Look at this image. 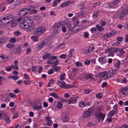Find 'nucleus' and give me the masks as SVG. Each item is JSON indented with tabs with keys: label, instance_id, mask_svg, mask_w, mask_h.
I'll return each instance as SVG.
<instances>
[{
	"label": "nucleus",
	"instance_id": "nucleus-1",
	"mask_svg": "<svg viewBox=\"0 0 128 128\" xmlns=\"http://www.w3.org/2000/svg\"><path fill=\"white\" fill-rule=\"evenodd\" d=\"M17 22L20 24V28L24 30L26 32H30L34 28V20L32 19L24 20V18L20 17L17 20Z\"/></svg>",
	"mask_w": 128,
	"mask_h": 128
},
{
	"label": "nucleus",
	"instance_id": "nucleus-2",
	"mask_svg": "<svg viewBox=\"0 0 128 128\" xmlns=\"http://www.w3.org/2000/svg\"><path fill=\"white\" fill-rule=\"evenodd\" d=\"M34 6L31 5L26 8H23L20 10L18 15L20 16H25L26 14H36V10H34Z\"/></svg>",
	"mask_w": 128,
	"mask_h": 128
},
{
	"label": "nucleus",
	"instance_id": "nucleus-3",
	"mask_svg": "<svg viewBox=\"0 0 128 128\" xmlns=\"http://www.w3.org/2000/svg\"><path fill=\"white\" fill-rule=\"evenodd\" d=\"M116 74V70L112 69L108 72L104 71L99 73V76H102V78H104V80H108L110 78H112L114 76H115Z\"/></svg>",
	"mask_w": 128,
	"mask_h": 128
},
{
	"label": "nucleus",
	"instance_id": "nucleus-4",
	"mask_svg": "<svg viewBox=\"0 0 128 128\" xmlns=\"http://www.w3.org/2000/svg\"><path fill=\"white\" fill-rule=\"evenodd\" d=\"M46 31V28L44 26H39L36 28L34 30V34L38 36H42V34Z\"/></svg>",
	"mask_w": 128,
	"mask_h": 128
},
{
	"label": "nucleus",
	"instance_id": "nucleus-5",
	"mask_svg": "<svg viewBox=\"0 0 128 128\" xmlns=\"http://www.w3.org/2000/svg\"><path fill=\"white\" fill-rule=\"evenodd\" d=\"M96 110L98 112V114H96V118L98 120V122H100V120H102V122H104V118H106V115L104 114H102L100 112H102V108L100 106H98L96 108Z\"/></svg>",
	"mask_w": 128,
	"mask_h": 128
},
{
	"label": "nucleus",
	"instance_id": "nucleus-6",
	"mask_svg": "<svg viewBox=\"0 0 128 128\" xmlns=\"http://www.w3.org/2000/svg\"><path fill=\"white\" fill-rule=\"evenodd\" d=\"M128 14V10L123 9L118 16V13H116L114 15L115 18H118L120 20H124V18H126V14Z\"/></svg>",
	"mask_w": 128,
	"mask_h": 128
},
{
	"label": "nucleus",
	"instance_id": "nucleus-7",
	"mask_svg": "<svg viewBox=\"0 0 128 128\" xmlns=\"http://www.w3.org/2000/svg\"><path fill=\"white\" fill-rule=\"evenodd\" d=\"M12 20H14V16L12 15H10L2 18L0 20V26H2V24H6L10 22V21Z\"/></svg>",
	"mask_w": 128,
	"mask_h": 128
},
{
	"label": "nucleus",
	"instance_id": "nucleus-8",
	"mask_svg": "<svg viewBox=\"0 0 128 128\" xmlns=\"http://www.w3.org/2000/svg\"><path fill=\"white\" fill-rule=\"evenodd\" d=\"M57 84L58 86H60V88H62L68 89L72 88V86L71 84L66 85V82L62 80H58Z\"/></svg>",
	"mask_w": 128,
	"mask_h": 128
},
{
	"label": "nucleus",
	"instance_id": "nucleus-9",
	"mask_svg": "<svg viewBox=\"0 0 128 128\" xmlns=\"http://www.w3.org/2000/svg\"><path fill=\"white\" fill-rule=\"evenodd\" d=\"M92 112H94V109L92 108H89L86 111L84 112L83 115L84 118H90Z\"/></svg>",
	"mask_w": 128,
	"mask_h": 128
},
{
	"label": "nucleus",
	"instance_id": "nucleus-10",
	"mask_svg": "<svg viewBox=\"0 0 128 128\" xmlns=\"http://www.w3.org/2000/svg\"><path fill=\"white\" fill-rule=\"evenodd\" d=\"M116 34V31H112L111 32L106 33L102 36V38H103V40H108V38H110L114 36Z\"/></svg>",
	"mask_w": 128,
	"mask_h": 128
},
{
	"label": "nucleus",
	"instance_id": "nucleus-11",
	"mask_svg": "<svg viewBox=\"0 0 128 128\" xmlns=\"http://www.w3.org/2000/svg\"><path fill=\"white\" fill-rule=\"evenodd\" d=\"M61 118L64 122H68V120H70V115L68 113L64 112L62 114Z\"/></svg>",
	"mask_w": 128,
	"mask_h": 128
},
{
	"label": "nucleus",
	"instance_id": "nucleus-12",
	"mask_svg": "<svg viewBox=\"0 0 128 128\" xmlns=\"http://www.w3.org/2000/svg\"><path fill=\"white\" fill-rule=\"evenodd\" d=\"M72 20L74 22L73 26H74L76 28V30H77L78 32L79 30H82V28H78V24L80 22L78 21V20L76 17H73L72 18Z\"/></svg>",
	"mask_w": 128,
	"mask_h": 128
},
{
	"label": "nucleus",
	"instance_id": "nucleus-13",
	"mask_svg": "<svg viewBox=\"0 0 128 128\" xmlns=\"http://www.w3.org/2000/svg\"><path fill=\"white\" fill-rule=\"evenodd\" d=\"M120 2V0H114L113 2H109L108 6L110 8H116Z\"/></svg>",
	"mask_w": 128,
	"mask_h": 128
},
{
	"label": "nucleus",
	"instance_id": "nucleus-14",
	"mask_svg": "<svg viewBox=\"0 0 128 128\" xmlns=\"http://www.w3.org/2000/svg\"><path fill=\"white\" fill-rule=\"evenodd\" d=\"M94 44H90L89 46L88 49H86L84 51L85 54H92V52H94Z\"/></svg>",
	"mask_w": 128,
	"mask_h": 128
},
{
	"label": "nucleus",
	"instance_id": "nucleus-15",
	"mask_svg": "<svg viewBox=\"0 0 128 128\" xmlns=\"http://www.w3.org/2000/svg\"><path fill=\"white\" fill-rule=\"evenodd\" d=\"M78 101V98H70L69 100H66L65 102L66 104H76V102Z\"/></svg>",
	"mask_w": 128,
	"mask_h": 128
},
{
	"label": "nucleus",
	"instance_id": "nucleus-16",
	"mask_svg": "<svg viewBox=\"0 0 128 128\" xmlns=\"http://www.w3.org/2000/svg\"><path fill=\"white\" fill-rule=\"evenodd\" d=\"M98 62L101 64H106L108 61L106 60V57L105 56L99 57L98 58Z\"/></svg>",
	"mask_w": 128,
	"mask_h": 128
},
{
	"label": "nucleus",
	"instance_id": "nucleus-17",
	"mask_svg": "<svg viewBox=\"0 0 128 128\" xmlns=\"http://www.w3.org/2000/svg\"><path fill=\"white\" fill-rule=\"evenodd\" d=\"M118 53L117 54V56H119V58H122L124 56V54L126 52V51L124 50V48H120L118 50Z\"/></svg>",
	"mask_w": 128,
	"mask_h": 128
},
{
	"label": "nucleus",
	"instance_id": "nucleus-18",
	"mask_svg": "<svg viewBox=\"0 0 128 128\" xmlns=\"http://www.w3.org/2000/svg\"><path fill=\"white\" fill-rule=\"evenodd\" d=\"M76 72H78V68H73L72 69V72H71V76L72 78H74L76 76Z\"/></svg>",
	"mask_w": 128,
	"mask_h": 128
},
{
	"label": "nucleus",
	"instance_id": "nucleus-19",
	"mask_svg": "<svg viewBox=\"0 0 128 128\" xmlns=\"http://www.w3.org/2000/svg\"><path fill=\"white\" fill-rule=\"evenodd\" d=\"M52 56V54L48 53V52H46L44 55L43 56V58L44 60H50V56Z\"/></svg>",
	"mask_w": 128,
	"mask_h": 128
},
{
	"label": "nucleus",
	"instance_id": "nucleus-20",
	"mask_svg": "<svg viewBox=\"0 0 128 128\" xmlns=\"http://www.w3.org/2000/svg\"><path fill=\"white\" fill-rule=\"evenodd\" d=\"M22 50V47L19 46L18 48H16V49L14 50V54H20Z\"/></svg>",
	"mask_w": 128,
	"mask_h": 128
},
{
	"label": "nucleus",
	"instance_id": "nucleus-21",
	"mask_svg": "<svg viewBox=\"0 0 128 128\" xmlns=\"http://www.w3.org/2000/svg\"><path fill=\"white\" fill-rule=\"evenodd\" d=\"M90 30L92 34H94L96 35L98 34V29L96 27L92 28Z\"/></svg>",
	"mask_w": 128,
	"mask_h": 128
},
{
	"label": "nucleus",
	"instance_id": "nucleus-22",
	"mask_svg": "<svg viewBox=\"0 0 128 128\" xmlns=\"http://www.w3.org/2000/svg\"><path fill=\"white\" fill-rule=\"evenodd\" d=\"M116 114H118L116 112V110H112L108 113V116L109 118H112V116H114Z\"/></svg>",
	"mask_w": 128,
	"mask_h": 128
},
{
	"label": "nucleus",
	"instance_id": "nucleus-23",
	"mask_svg": "<svg viewBox=\"0 0 128 128\" xmlns=\"http://www.w3.org/2000/svg\"><path fill=\"white\" fill-rule=\"evenodd\" d=\"M44 46H46V42H42L38 44V50H42V48H44Z\"/></svg>",
	"mask_w": 128,
	"mask_h": 128
},
{
	"label": "nucleus",
	"instance_id": "nucleus-24",
	"mask_svg": "<svg viewBox=\"0 0 128 128\" xmlns=\"http://www.w3.org/2000/svg\"><path fill=\"white\" fill-rule=\"evenodd\" d=\"M62 26V22H58L56 23L54 25V28H60Z\"/></svg>",
	"mask_w": 128,
	"mask_h": 128
},
{
	"label": "nucleus",
	"instance_id": "nucleus-25",
	"mask_svg": "<svg viewBox=\"0 0 128 128\" xmlns=\"http://www.w3.org/2000/svg\"><path fill=\"white\" fill-rule=\"evenodd\" d=\"M96 28H97L98 30V32H104V27H102V26H100L98 24L96 25Z\"/></svg>",
	"mask_w": 128,
	"mask_h": 128
},
{
	"label": "nucleus",
	"instance_id": "nucleus-26",
	"mask_svg": "<svg viewBox=\"0 0 128 128\" xmlns=\"http://www.w3.org/2000/svg\"><path fill=\"white\" fill-rule=\"evenodd\" d=\"M70 4V1H67L60 4V8H64V6H66Z\"/></svg>",
	"mask_w": 128,
	"mask_h": 128
},
{
	"label": "nucleus",
	"instance_id": "nucleus-27",
	"mask_svg": "<svg viewBox=\"0 0 128 128\" xmlns=\"http://www.w3.org/2000/svg\"><path fill=\"white\" fill-rule=\"evenodd\" d=\"M0 58H2V60H6V62H8V57L4 55V54H1L0 55Z\"/></svg>",
	"mask_w": 128,
	"mask_h": 128
},
{
	"label": "nucleus",
	"instance_id": "nucleus-28",
	"mask_svg": "<svg viewBox=\"0 0 128 128\" xmlns=\"http://www.w3.org/2000/svg\"><path fill=\"white\" fill-rule=\"evenodd\" d=\"M14 20V19L11 20L10 22H12V23H11V26L12 28H14L16 26V20Z\"/></svg>",
	"mask_w": 128,
	"mask_h": 128
},
{
	"label": "nucleus",
	"instance_id": "nucleus-29",
	"mask_svg": "<svg viewBox=\"0 0 128 128\" xmlns=\"http://www.w3.org/2000/svg\"><path fill=\"white\" fill-rule=\"evenodd\" d=\"M33 108L34 110H40L42 108V106H40L38 105H34L33 106Z\"/></svg>",
	"mask_w": 128,
	"mask_h": 128
},
{
	"label": "nucleus",
	"instance_id": "nucleus-30",
	"mask_svg": "<svg viewBox=\"0 0 128 128\" xmlns=\"http://www.w3.org/2000/svg\"><path fill=\"white\" fill-rule=\"evenodd\" d=\"M38 36H33L31 37V38L33 40V42H38Z\"/></svg>",
	"mask_w": 128,
	"mask_h": 128
},
{
	"label": "nucleus",
	"instance_id": "nucleus-31",
	"mask_svg": "<svg viewBox=\"0 0 128 128\" xmlns=\"http://www.w3.org/2000/svg\"><path fill=\"white\" fill-rule=\"evenodd\" d=\"M50 96H53L55 98H56V99L58 98V94L54 92H51L50 94Z\"/></svg>",
	"mask_w": 128,
	"mask_h": 128
},
{
	"label": "nucleus",
	"instance_id": "nucleus-32",
	"mask_svg": "<svg viewBox=\"0 0 128 128\" xmlns=\"http://www.w3.org/2000/svg\"><path fill=\"white\" fill-rule=\"evenodd\" d=\"M74 52V50L71 49L68 54V58H72V54Z\"/></svg>",
	"mask_w": 128,
	"mask_h": 128
},
{
	"label": "nucleus",
	"instance_id": "nucleus-33",
	"mask_svg": "<svg viewBox=\"0 0 128 128\" xmlns=\"http://www.w3.org/2000/svg\"><path fill=\"white\" fill-rule=\"evenodd\" d=\"M79 106H80V108H86V102L85 103L83 101H80L79 102Z\"/></svg>",
	"mask_w": 128,
	"mask_h": 128
},
{
	"label": "nucleus",
	"instance_id": "nucleus-34",
	"mask_svg": "<svg viewBox=\"0 0 128 128\" xmlns=\"http://www.w3.org/2000/svg\"><path fill=\"white\" fill-rule=\"evenodd\" d=\"M52 124H54L52 120H50L49 121H47V122L44 124V126H50L52 125Z\"/></svg>",
	"mask_w": 128,
	"mask_h": 128
},
{
	"label": "nucleus",
	"instance_id": "nucleus-35",
	"mask_svg": "<svg viewBox=\"0 0 128 128\" xmlns=\"http://www.w3.org/2000/svg\"><path fill=\"white\" fill-rule=\"evenodd\" d=\"M66 80V73L62 74L58 80Z\"/></svg>",
	"mask_w": 128,
	"mask_h": 128
},
{
	"label": "nucleus",
	"instance_id": "nucleus-36",
	"mask_svg": "<svg viewBox=\"0 0 128 128\" xmlns=\"http://www.w3.org/2000/svg\"><path fill=\"white\" fill-rule=\"evenodd\" d=\"M8 78L10 80H16L18 78L16 76H8Z\"/></svg>",
	"mask_w": 128,
	"mask_h": 128
},
{
	"label": "nucleus",
	"instance_id": "nucleus-37",
	"mask_svg": "<svg viewBox=\"0 0 128 128\" xmlns=\"http://www.w3.org/2000/svg\"><path fill=\"white\" fill-rule=\"evenodd\" d=\"M120 64H122L120 60H118L115 64V67L116 68H120Z\"/></svg>",
	"mask_w": 128,
	"mask_h": 128
},
{
	"label": "nucleus",
	"instance_id": "nucleus-38",
	"mask_svg": "<svg viewBox=\"0 0 128 128\" xmlns=\"http://www.w3.org/2000/svg\"><path fill=\"white\" fill-rule=\"evenodd\" d=\"M100 14V13L98 12V11H96L92 14V16L93 18H98V16Z\"/></svg>",
	"mask_w": 128,
	"mask_h": 128
},
{
	"label": "nucleus",
	"instance_id": "nucleus-39",
	"mask_svg": "<svg viewBox=\"0 0 128 128\" xmlns=\"http://www.w3.org/2000/svg\"><path fill=\"white\" fill-rule=\"evenodd\" d=\"M2 102H8V96H4L2 98Z\"/></svg>",
	"mask_w": 128,
	"mask_h": 128
},
{
	"label": "nucleus",
	"instance_id": "nucleus-40",
	"mask_svg": "<svg viewBox=\"0 0 128 128\" xmlns=\"http://www.w3.org/2000/svg\"><path fill=\"white\" fill-rule=\"evenodd\" d=\"M120 48H112V52L116 54L118 52Z\"/></svg>",
	"mask_w": 128,
	"mask_h": 128
},
{
	"label": "nucleus",
	"instance_id": "nucleus-41",
	"mask_svg": "<svg viewBox=\"0 0 128 128\" xmlns=\"http://www.w3.org/2000/svg\"><path fill=\"white\" fill-rule=\"evenodd\" d=\"M75 64L78 68H80V66H82V63L80 62H76Z\"/></svg>",
	"mask_w": 128,
	"mask_h": 128
},
{
	"label": "nucleus",
	"instance_id": "nucleus-42",
	"mask_svg": "<svg viewBox=\"0 0 128 128\" xmlns=\"http://www.w3.org/2000/svg\"><path fill=\"white\" fill-rule=\"evenodd\" d=\"M96 96L97 98H102V93H98L96 94Z\"/></svg>",
	"mask_w": 128,
	"mask_h": 128
},
{
	"label": "nucleus",
	"instance_id": "nucleus-43",
	"mask_svg": "<svg viewBox=\"0 0 128 128\" xmlns=\"http://www.w3.org/2000/svg\"><path fill=\"white\" fill-rule=\"evenodd\" d=\"M9 96L10 98H16V94H14V93H10L9 94Z\"/></svg>",
	"mask_w": 128,
	"mask_h": 128
},
{
	"label": "nucleus",
	"instance_id": "nucleus-44",
	"mask_svg": "<svg viewBox=\"0 0 128 128\" xmlns=\"http://www.w3.org/2000/svg\"><path fill=\"white\" fill-rule=\"evenodd\" d=\"M18 118V112H14V116L12 118V120L14 118Z\"/></svg>",
	"mask_w": 128,
	"mask_h": 128
},
{
	"label": "nucleus",
	"instance_id": "nucleus-45",
	"mask_svg": "<svg viewBox=\"0 0 128 128\" xmlns=\"http://www.w3.org/2000/svg\"><path fill=\"white\" fill-rule=\"evenodd\" d=\"M36 70H37L36 66H32V71L34 74L36 73Z\"/></svg>",
	"mask_w": 128,
	"mask_h": 128
},
{
	"label": "nucleus",
	"instance_id": "nucleus-46",
	"mask_svg": "<svg viewBox=\"0 0 128 128\" xmlns=\"http://www.w3.org/2000/svg\"><path fill=\"white\" fill-rule=\"evenodd\" d=\"M10 42H12V44H14L16 42V39L14 38H12L10 39Z\"/></svg>",
	"mask_w": 128,
	"mask_h": 128
},
{
	"label": "nucleus",
	"instance_id": "nucleus-47",
	"mask_svg": "<svg viewBox=\"0 0 128 128\" xmlns=\"http://www.w3.org/2000/svg\"><path fill=\"white\" fill-rule=\"evenodd\" d=\"M113 108L115 110H114L116 113L118 114V105L116 104L114 105V106H113Z\"/></svg>",
	"mask_w": 128,
	"mask_h": 128
},
{
	"label": "nucleus",
	"instance_id": "nucleus-48",
	"mask_svg": "<svg viewBox=\"0 0 128 128\" xmlns=\"http://www.w3.org/2000/svg\"><path fill=\"white\" fill-rule=\"evenodd\" d=\"M86 14H88L86 12H81L80 13H78V16H86Z\"/></svg>",
	"mask_w": 128,
	"mask_h": 128
},
{
	"label": "nucleus",
	"instance_id": "nucleus-49",
	"mask_svg": "<svg viewBox=\"0 0 128 128\" xmlns=\"http://www.w3.org/2000/svg\"><path fill=\"white\" fill-rule=\"evenodd\" d=\"M52 68L55 72H60V68L59 66L54 67Z\"/></svg>",
	"mask_w": 128,
	"mask_h": 128
},
{
	"label": "nucleus",
	"instance_id": "nucleus-50",
	"mask_svg": "<svg viewBox=\"0 0 128 128\" xmlns=\"http://www.w3.org/2000/svg\"><path fill=\"white\" fill-rule=\"evenodd\" d=\"M6 40L4 38H2L0 40V44H6Z\"/></svg>",
	"mask_w": 128,
	"mask_h": 128
},
{
	"label": "nucleus",
	"instance_id": "nucleus-51",
	"mask_svg": "<svg viewBox=\"0 0 128 128\" xmlns=\"http://www.w3.org/2000/svg\"><path fill=\"white\" fill-rule=\"evenodd\" d=\"M6 10V6H0V12H4Z\"/></svg>",
	"mask_w": 128,
	"mask_h": 128
},
{
	"label": "nucleus",
	"instance_id": "nucleus-52",
	"mask_svg": "<svg viewBox=\"0 0 128 128\" xmlns=\"http://www.w3.org/2000/svg\"><path fill=\"white\" fill-rule=\"evenodd\" d=\"M58 58V56H50V59L51 60H56Z\"/></svg>",
	"mask_w": 128,
	"mask_h": 128
},
{
	"label": "nucleus",
	"instance_id": "nucleus-53",
	"mask_svg": "<svg viewBox=\"0 0 128 128\" xmlns=\"http://www.w3.org/2000/svg\"><path fill=\"white\" fill-rule=\"evenodd\" d=\"M57 108H62V104L60 102H58L57 104Z\"/></svg>",
	"mask_w": 128,
	"mask_h": 128
},
{
	"label": "nucleus",
	"instance_id": "nucleus-54",
	"mask_svg": "<svg viewBox=\"0 0 128 128\" xmlns=\"http://www.w3.org/2000/svg\"><path fill=\"white\" fill-rule=\"evenodd\" d=\"M6 72H11L12 70V67L11 66H8L5 68Z\"/></svg>",
	"mask_w": 128,
	"mask_h": 128
},
{
	"label": "nucleus",
	"instance_id": "nucleus-55",
	"mask_svg": "<svg viewBox=\"0 0 128 128\" xmlns=\"http://www.w3.org/2000/svg\"><path fill=\"white\" fill-rule=\"evenodd\" d=\"M6 48H14V46L11 44H8L6 45Z\"/></svg>",
	"mask_w": 128,
	"mask_h": 128
},
{
	"label": "nucleus",
	"instance_id": "nucleus-56",
	"mask_svg": "<svg viewBox=\"0 0 128 128\" xmlns=\"http://www.w3.org/2000/svg\"><path fill=\"white\" fill-rule=\"evenodd\" d=\"M24 84H26V86H28V84H30V81L28 80H24Z\"/></svg>",
	"mask_w": 128,
	"mask_h": 128
},
{
	"label": "nucleus",
	"instance_id": "nucleus-57",
	"mask_svg": "<svg viewBox=\"0 0 128 128\" xmlns=\"http://www.w3.org/2000/svg\"><path fill=\"white\" fill-rule=\"evenodd\" d=\"M60 58H62V60H64V58H66V54H61L60 56Z\"/></svg>",
	"mask_w": 128,
	"mask_h": 128
},
{
	"label": "nucleus",
	"instance_id": "nucleus-58",
	"mask_svg": "<svg viewBox=\"0 0 128 128\" xmlns=\"http://www.w3.org/2000/svg\"><path fill=\"white\" fill-rule=\"evenodd\" d=\"M24 80H30V76L27 74H24Z\"/></svg>",
	"mask_w": 128,
	"mask_h": 128
},
{
	"label": "nucleus",
	"instance_id": "nucleus-59",
	"mask_svg": "<svg viewBox=\"0 0 128 128\" xmlns=\"http://www.w3.org/2000/svg\"><path fill=\"white\" fill-rule=\"evenodd\" d=\"M110 52H112V48L108 49L106 50V54H110Z\"/></svg>",
	"mask_w": 128,
	"mask_h": 128
},
{
	"label": "nucleus",
	"instance_id": "nucleus-60",
	"mask_svg": "<svg viewBox=\"0 0 128 128\" xmlns=\"http://www.w3.org/2000/svg\"><path fill=\"white\" fill-rule=\"evenodd\" d=\"M116 40H118V42H122L124 40V37H120L118 36L116 38Z\"/></svg>",
	"mask_w": 128,
	"mask_h": 128
},
{
	"label": "nucleus",
	"instance_id": "nucleus-61",
	"mask_svg": "<svg viewBox=\"0 0 128 128\" xmlns=\"http://www.w3.org/2000/svg\"><path fill=\"white\" fill-rule=\"evenodd\" d=\"M44 68H42V66H40L38 70V73L40 74L42 72Z\"/></svg>",
	"mask_w": 128,
	"mask_h": 128
},
{
	"label": "nucleus",
	"instance_id": "nucleus-62",
	"mask_svg": "<svg viewBox=\"0 0 128 128\" xmlns=\"http://www.w3.org/2000/svg\"><path fill=\"white\" fill-rule=\"evenodd\" d=\"M89 34H88V32H85L84 34V38H88V36H89Z\"/></svg>",
	"mask_w": 128,
	"mask_h": 128
},
{
	"label": "nucleus",
	"instance_id": "nucleus-63",
	"mask_svg": "<svg viewBox=\"0 0 128 128\" xmlns=\"http://www.w3.org/2000/svg\"><path fill=\"white\" fill-rule=\"evenodd\" d=\"M48 74H54V68H52L48 71Z\"/></svg>",
	"mask_w": 128,
	"mask_h": 128
},
{
	"label": "nucleus",
	"instance_id": "nucleus-64",
	"mask_svg": "<svg viewBox=\"0 0 128 128\" xmlns=\"http://www.w3.org/2000/svg\"><path fill=\"white\" fill-rule=\"evenodd\" d=\"M120 128H128V125L126 124H124L121 126Z\"/></svg>",
	"mask_w": 128,
	"mask_h": 128
}]
</instances>
